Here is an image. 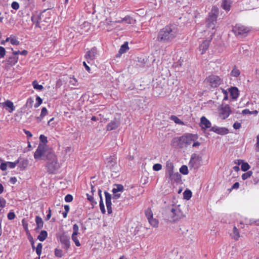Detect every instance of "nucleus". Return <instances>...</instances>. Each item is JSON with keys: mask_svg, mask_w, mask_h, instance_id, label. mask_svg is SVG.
I'll return each instance as SVG.
<instances>
[{"mask_svg": "<svg viewBox=\"0 0 259 259\" xmlns=\"http://www.w3.org/2000/svg\"><path fill=\"white\" fill-rule=\"evenodd\" d=\"M55 255L58 257H61L63 256V251L61 249L58 248L55 250Z\"/></svg>", "mask_w": 259, "mask_h": 259, "instance_id": "44", "label": "nucleus"}, {"mask_svg": "<svg viewBox=\"0 0 259 259\" xmlns=\"http://www.w3.org/2000/svg\"><path fill=\"white\" fill-rule=\"evenodd\" d=\"M36 101L37 103L35 104L34 107H38L41 103H42V99L39 97H37L36 98Z\"/></svg>", "mask_w": 259, "mask_h": 259, "instance_id": "59", "label": "nucleus"}, {"mask_svg": "<svg viewBox=\"0 0 259 259\" xmlns=\"http://www.w3.org/2000/svg\"><path fill=\"white\" fill-rule=\"evenodd\" d=\"M223 7L224 9L229 10L230 8V0H223Z\"/></svg>", "mask_w": 259, "mask_h": 259, "instance_id": "34", "label": "nucleus"}, {"mask_svg": "<svg viewBox=\"0 0 259 259\" xmlns=\"http://www.w3.org/2000/svg\"><path fill=\"white\" fill-rule=\"evenodd\" d=\"M232 237L235 240H237L240 237V234L238 229L236 226L233 228V232L231 234Z\"/></svg>", "mask_w": 259, "mask_h": 259, "instance_id": "30", "label": "nucleus"}, {"mask_svg": "<svg viewBox=\"0 0 259 259\" xmlns=\"http://www.w3.org/2000/svg\"><path fill=\"white\" fill-rule=\"evenodd\" d=\"M98 55L97 49L94 47L91 50L88 51L85 55V58L88 62L90 63L93 62Z\"/></svg>", "mask_w": 259, "mask_h": 259, "instance_id": "12", "label": "nucleus"}, {"mask_svg": "<svg viewBox=\"0 0 259 259\" xmlns=\"http://www.w3.org/2000/svg\"><path fill=\"white\" fill-rule=\"evenodd\" d=\"M197 136L193 134H188L179 138H175L172 140L171 145L176 148H182L190 145L194 142Z\"/></svg>", "mask_w": 259, "mask_h": 259, "instance_id": "3", "label": "nucleus"}, {"mask_svg": "<svg viewBox=\"0 0 259 259\" xmlns=\"http://www.w3.org/2000/svg\"><path fill=\"white\" fill-rule=\"evenodd\" d=\"M105 196L106 204L107 209V212L109 214L112 213V207H111V195L107 191L104 192Z\"/></svg>", "mask_w": 259, "mask_h": 259, "instance_id": "14", "label": "nucleus"}, {"mask_svg": "<svg viewBox=\"0 0 259 259\" xmlns=\"http://www.w3.org/2000/svg\"><path fill=\"white\" fill-rule=\"evenodd\" d=\"M173 211H176L177 213V215H176L177 218L181 219L183 217H184V214L183 212L182 211L180 205H179L178 206H176L175 207H172Z\"/></svg>", "mask_w": 259, "mask_h": 259, "instance_id": "24", "label": "nucleus"}, {"mask_svg": "<svg viewBox=\"0 0 259 259\" xmlns=\"http://www.w3.org/2000/svg\"><path fill=\"white\" fill-rule=\"evenodd\" d=\"M79 230V227L77 224H74L73 226V233L72 234H75L76 235H78L79 234L78 232Z\"/></svg>", "mask_w": 259, "mask_h": 259, "instance_id": "50", "label": "nucleus"}, {"mask_svg": "<svg viewBox=\"0 0 259 259\" xmlns=\"http://www.w3.org/2000/svg\"><path fill=\"white\" fill-rule=\"evenodd\" d=\"M200 125L202 128H208L210 127L211 123L205 116H202L200 119Z\"/></svg>", "mask_w": 259, "mask_h": 259, "instance_id": "19", "label": "nucleus"}, {"mask_svg": "<svg viewBox=\"0 0 259 259\" xmlns=\"http://www.w3.org/2000/svg\"><path fill=\"white\" fill-rule=\"evenodd\" d=\"M210 131L222 135H226L229 133L228 128L226 127H220L217 126L212 127Z\"/></svg>", "mask_w": 259, "mask_h": 259, "instance_id": "15", "label": "nucleus"}, {"mask_svg": "<svg viewBox=\"0 0 259 259\" xmlns=\"http://www.w3.org/2000/svg\"><path fill=\"white\" fill-rule=\"evenodd\" d=\"M13 54L14 55L20 54V55L25 56L28 54V51L26 50H23L22 51H13Z\"/></svg>", "mask_w": 259, "mask_h": 259, "instance_id": "45", "label": "nucleus"}, {"mask_svg": "<svg viewBox=\"0 0 259 259\" xmlns=\"http://www.w3.org/2000/svg\"><path fill=\"white\" fill-rule=\"evenodd\" d=\"M116 157L115 155L110 156L107 158L105 160L106 167L113 172H117V166Z\"/></svg>", "mask_w": 259, "mask_h": 259, "instance_id": "8", "label": "nucleus"}, {"mask_svg": "<svg viewBox=\"0 0 259 259\" xmlns=\"http://www.w3.org/2000/svg\"><path fill=\"white\" fill-rule=\"evenodd\" d=\"M170 119L175 121V123L178 124H181L182 123V121L176 116L171 115L170 117Z\"/></svg>", "mask_w": 259, "mask_h": 259, "instance_id": "46", "label": "nucleus"}, {"mask_svg": "<svg viewBox=\"0 0 259 259\" xmlns=\"http://www.w3.org/2000/svg\"><path fill=\"white\" fill-rule=\"evenodd\" d=\"M15 217H16L15 214L13 212H10L8 214V218L10 220H12L14 219Z\"/></svg>", "mask_w": 259, "mask_h": 259, "instance_id": "56", "label": "nucleus"}, {"mask_svg": "<svg viewBox=\"0 0 259 259\" xmlns=\"http://www.w3.org/2000/svg\"><path fill=\"white\" fill-rule=\"evenodd\" d=\"M39 140L42 143L41 145H45L46 146L47 149H50L47 147V146L46 145V144L48 142L47 137H46L44 135H41L39 137ZM39 144H41V143H40Z\"/></svg>", "mask_w": 259, "mask_h": 259, "instance_id": "33", "label": "nucleus"}, {"mask_svg": "<svg viewBox=\"0 0 259 259\" xmlns=\"http://www.w3.org/2000/svg\"><path fill=\"white\" fill-rule=\"evenodd\" d=\"M59 241L62 245V247L66 250H68L70 246V237L64 233L59 236Z\"/></svg>", "mask_w": 259, "mask_h": 259, "instance_id": "10", "label": "nucleus"}, {"mask_svg": "<svg viewBox=\"0 0 259 259\" xmlns=\"http://www.w3.org/2000/svg\"><path fill=\"white\" fill-rule=\"evenodd\" d=\"M250 28L240 24H237L233 27L232 31L236 36H246L250 32Z\"/></svg>", "mask_w": 259, "mask_h": 259, "instance_id": "6", "label": "nucleus"}, {"mask_svg": "<svg viewBox=\"0 0 259 259\" xmlns=\"http://www.w3.org/2000/svg\"><path fill=\"white\" fill-rule=\"evenodd\" d=\"M19 166L22 169H24L28 164V160L23 158H19L17 160Z\"/></svg>", "mask_w": 259, "mask_h": 259, "instance_id": "23", "label": "nucleus"}, {"mask_svg": "<svg viewBox=\"0 0 259 259\" xmlns=\"http://www.w3.org/2000/svg\"><path fill=\"white\" fill-rule=\"evenodd\" d=\"M48 113V110L46 107H43L41 109L40 115H41V117L45 116Z\"/></svg>", "mask_w": 259, "mask_h": 259, "instance_id": "58", "label": "nucleus"}, {"mask_svg": "<svg viewBox=\"0 0 259 259\" xmlns=\"http://www.w3.org/2000/svg\"><path fill=\"white\" fill-rule=\"evenodd\" d=\"M231 96L233 99H236L239 95V91L236 87H232L230 89Z\"/></svg>", "mask_w": 259, "mask_h": 259, "instance_id": "26", "label": "nucleus"}, {"mask_svg": "<svg viewBox=\"0 0 259 259\" xmlns=\"http://www.w3.org/2000/svg\"><path fill=\"white\" fill-rule=\"evenodd\" d=\"M10 42L11 44L16 46H18L20 44L19 41H18L15 37H12V38L10 39Z\"/></svg>", "mask_w": 259, "mask_h": 259, "instance_id": "47", "label": "nucleus"}, {"mask_svg": "<svg viewBox=\"0 0 259 259\" xmlns=\"http://www.w3.org/2000/svg\"><path fill=\"white\" fill-rule=\"evenodd\" d=\"M77 235L75 234V233L72 234V236H71V238H72V240H73V241H74V242L75 243L76 246H80V243L77 238Z\"/></svg>", "mask_w": 259, "mask_h": 259, "instance_id": "35", "label": "nucleus"}, {"mask_svg": "<svg viewBox=\"0 0 259 259\" xmlns=\"http://www.w3.org/2000/svg\"><path fill=\"white\" fill-rule=\"evenodd\" d=\"M34 157L35 159L47 160L46 167L49 174H54L60 168V164L52 149H47L45 145L39 144L35 151Z\"/></svg>", "mask_w": 259, "mask_h": 259, "instance_id": "1", "label": "nucleus"}, {"mask_svg": "<svg viewBox=\"0 0 259 259\" xmlns=\"http://www.w3.org/2000/svg\"><path fill=\"white\" fill-rule=\"evenodd\" d=\"M120 120L117 118H114L111 120L106 126L107 131H112L117 128L120 125Z\"/></svg>", "mask_w": 259, "mask_h": 259, "instance_id": "13", "label": "nucleus"}, {"mask_svg": "<svg viewBox=\"0 0 259 259\" xmlns=\"http://www.w3.org/2000/svg\"><path fill=\"white\" fill-rule=\"evenodd\" d=\"M48 233L45 230L41 231L39 235L37 236V239L40 241H44L47 237Z\"/></svg>", "mask_w": 259, "mask_h": 259, "instance_id": "28", "label": "nucleus"}, {"mask_svg": "<svg viewBox=\"0 0 259 259\" xmlns=\"http://www.w3.org/2000/svg\"><path fill=\"white\" fill-rule=\"evenodd\" d=\"M12 8L14 10H18L19 8V4L16 2H14L11 5Z\"/></svg>", "mask_w": 259, "mask_h": 259, "instance_id": "54", "label": "nucleus"}, {"mask_svg": "<svg viewBox=\"0 0 259 259\" xmlns=\"http://www.w3.org/2000/svg\"><path fill=\"white\" fill-rule=\"evenodd\" d=\"M99 205H100V210H101L102 213H105V212H106V210H105V207H104V203H103V201L102 198H101V199L100 200Z\"/></svg>", "mask_w": 259, "mask_h": 259, "instance_id": "43", "label": "nucleus"}, {"mask_svg": "<svg viewBox=\"0 0 259 259\" xmlns=\"http://www.w3.org/2000/svg\"><path fill=\"white\" fill-rule=\"evenodd\" d=\"M148 222L153 227H156L158 226V222L157 220L153 218L148 220Z\"/></svg>", "mask_w": 259, "mask_h": 259, "instance_id": "37", "label": "nucleus"}, {"mask_svg": "<svg viewBox=\"0 0 259 259\" xmlns=\"http://www.w3.org/2000/svg\"><path fill=\"white\" fill-rule=\"evenodd\" d=\"M178 34V28L175 25H167L159 31L157 40L162 43H169L176 38Z\"/></svg>", "mask_w": 259, "mask_h": 259, "instance_id": "2", "label": "nucleus"}, {"mask_svg": "<svg viewBox=\"0 0 259 259\" xmlns=\"http://www.w3.org/2000/svg\"><path fill=\"white\" fill-rule=\"evenodd\" d=\"M128 42H125L120 47L118 54L117 55V57H119L121 54L126 52L128 50Z\"/></svg>", "mask_w": 259, "mask_h": 259, "instance_id": "25", "label": "nucleus"}, {"mask_svg": "<svg viewBox=\"0 0 259 259\" xmlns=\"http://www.w3.org/2000/svg\"><path fill=\"white\" fill-rule=\"evenodd\" d=\"M32 85H33V88L34 89H36V90H37L39 91H41L44 89L43 86L41 84H38V82L36 80H34L32 82Z\"/></svg>", "mask_w": 259, "mask_h": 259, "instance_id": "32", "label": "nucleus"}, {"mask_svg": "<svg viewBox=\"0 0 259 259\" xmlns=\"http://www.w3.org/2000/svg\"><path fill=\"white\" fill-rule=\"evenodd\" d=\"M210 40H204L199 47L200 51H201V54H204L208 48Z\"/></svg>", "mask_w": 259, "mask_h": 259, "instance_id": "21", "label": "nucleus"}, {"mask_svg": "<svg viewBox=\"0 0 259 259\" xmlns=\"http://www.w3.org/2000/svg\"><path fill=\"white\" fill-rule=\"evenodd\" d=\"M252 175V171H248L247 172L244 173L242 175L241 177L243 180H245L247 179L248 178H250Z\"/></svg>", "mask_w": 259, "mask_h": 259, "instance_id": "38", "label": "nucleus"}, {"mask_svg": "<svg viewBox=\"0 0 259 259\" xmlns=\"http://www.w3.org/2000/svg\"><path fill=\"white\" fill-rule=\"evenodd\" d=\"M233 127L236 130L239 129L241 127V123L238 122H236L233 124Z\"/></svg>", "mask_w": 259, "mask_h": 259, "instance_id": "63", "label": "nucleus"}, {"mask_svg": "<svg viewBox=\"0 0 259 259\" xmlns=\"http://www.w3.org/2000/svg\"><path fill=\"white\" fill-rule=\"evenodd\" d=\"M4 107H7L9 108L8 111L10 113H12L15 110V107L13 103L9 100H7L6 102L3 103ZM8 110V109H6Z\"/></svg>", "mask_w": 259, "mask_h": 259, "instance_id": "22", "label": "nucleus"}, {"mask_svg": "<svg viewBox=\"0 0 259 259\" xmlns=\"http://www.w3.org/2000/svg\"><path fill=\"white\" fill-rule=\"evenodd\" d=\"M35 222L37 225L36 229H40L43 227L44 223L42 219L40 217L36 216L35 217Z\"/></svg>", "mask_w": 259, "mask_h": 259, "instance_id": "29", "label": "nucleus"}, {"mask_svg": "<svg viewBox=\"0 0 259 259\" xmlns=\"http://www.w3.org/2000/svg\"><path fill=\"white\" fill-rule=\"evenodd\" d=\"M120 197V194L119 193H113L112 198L113 199V201L114 202V200H116L118 199Z\"/></svg>", "mask_w": 259, "mask_h": 259, "instance_id": "64", "label": "nucleus"}, {"mask_svg": "<svg viewBox=\"0 0 259 259\" xmlns=\"http://www.w3.org/2000/svg\"><path fill=\"white\" fill-rule=\"evenodd\" d=\"M239 187V183L238 182L235 183L233 186L231 187L230 189H229L228 190L231 191L233 189H237Z\"/></svg>", "mask_w": 259, "mask_h": 259, "instance_id": "55", "label": "nucleus"}, {"mask_svg": "<svg viewBox=\"0 0 259 259\" xmlns=\"http://www.w3.org/2000/svg\"><path fill=\"white\" fill-rule=\"evenodd\" d=\"M240 74V71L235 67L233 69L231 72V75L234 77H238Z\"/></svg>", "mask_w": 259, "mask_h": 259, "instance_id": "36", "label": "nucleus"}, {"mask_svg": "<svg viewBox=\"0 0 259 259\" xmlns=\"http://www.w3.org/2000/svg\"><path fill=\"white\" fill-rule=\"evenodd\" d=\"M136 20L134 19L132 17L130 16H126L124 18L121 19V20L116 21L115 22L116 23H122L125 22L126 24H134Z\"/></svg>", "mask_w": 259, "mask_h": 259, "instance_id": "17", "label": "nucleus"}, {"mask_svg": "<svg viewBox=\"0 0 259 259\" xmlns=\"http://www.w3.org/2000/svg\"><path fill=\"white\" fill-rule=\"evenodd\" d=\"M202 157L199 156L196 153H193L191 157L189 163V166L194 169H198L202 165Z\"/></svg>", "mask_w": 259, "mask_h": 259, "instance_id": "7", "label": "nucleus"}, {"mask_svg": "<svg viewBox=\"0 0 259 259\" xmlns=\"http://www.w3.org/2000/svg\"><path fill=\"white\" fill-rule=\"evenodd\" d=\"M42 245L41 243H39L36 247V254L38 255V256H40L41 253V250H42Z\"/></svg>", "mask_w": 259, "mask_h": 259, "instance_id": "39", "label": "nucleus"}, {"mask_svg": "<svg viewBox=\"0 0 259 259\" xmlns=\"http://www.w3.org/2000/svg\"><path fill=\"white\" fill-rule=\"evenodd\" d=\"M32 103H33V101L31 99V98H29L27 100V102H26V106H28L29 107H32Z\"/></svg>", "mask_w": 259, "mask_h": 259, "instance_id": "60", "label": "nucleus"}, {"mask_svg": "<svg viewBox=\"0 0 259 259\" xmlns=\"http://www.w3.org/2000/svg\"><path fill=\"white\" fill-rule=\"evenodd\" d=\"M6 205V201L4 198L0 197V207H4Z\"/></svg>", "mask_w": 259, "mask_h": 259, "instance_id": "62", "label": "nucleus"}, {"mask_svg": "<svg viewBox=\"0 0 259 259\" xmlns=\"http://www.w3.org/2000/svg\"><path fill=\"white\" fill-rule=\"evenodd\" d=\"M18 59V58L17 57H12L9 58V61L11 63L13 62V64H14L17 62Z\"/></svg>", "mask_w": 259, "mask_h": 259, "instance_id": "57", "label": "nucleus"}, {"mask_svg": "<svg viewBox=\"0 0 259 259\" xmlns=\"http://www.w3.org/2000/svg\"><path fill=\"white\" fill-rule=\"evenodd\" d=\"M250 166L247 162L243 163L241 165V169L243 171H246L250 168Z\"/></svg>", "mask_w": 259, "mask_h": 259, "instance_id": "42", "label": "nucleus"}, {"mask_svg": "<svg viewBox=\"0 0 259 259\" xmlns=\"http://www.w3.org/2000/svg\"><path fill=\"white\" fill-rule=\"evenodd\" d=\"M145 213L148 220L153 218V213L151 209H147L145 211Z\"/></svg>", "mask_w": 259, "mask_h": 259, "instance_id": "40", "label": "nucleus"}, {"mask_svg": "<svg viewBox=\"0 0 259 259\" xmlns=\"http://www.w3.org/2000/svg\"><path fill=\"white\" fill-rule=\"evenodd\" d=\"M6 55V50L5 49L0 46V58H3L5 57Z\"/></svg>", "mask_w": 259, "mask_h": 259, "instance_id": "49", "label": "nucleus"}, {"mask_svg": "<svg viewBox=\"0 0 259 259\" xmlns=\"http://www.w3.org/2000/svg\"><path fill=\"white\" fill-rule=\"evenodd\" d=\"M162 168V165L160 164L156 163L154 164L153 166V169L155 171H158L161 170Z\"/></svg>", "mask_w": 259, "mask_h": 259, "instance_id": "48", "label": "nucleus"}, {"mask_svg": "<svg viewBox=\"0 0 259 259\" xmlns=\"http://www.w3.org/2000/svg\"><path fill=\"white\" fill-rule=\"evenodd\" d=\"M219 12V9L217 7H212L211 12L209 13L208 18L206 20V26L208 28H214L215 24L217 22V18Z\"/></svg>", "mask_w": 259, "mask_h": 259, "instance_id": "5", "label": "nucleus"}, {"mask_svg": "<svg viewBox=\"0 0 259 259\" xmlns=\"http://www.w3.org/2000/svg\"><path fill=\"white\" fill-rule=\"evenodd\" d=\"M72 200H73V197L70 194H67L65 197V200L66 202H71L72 201Z\"/></svg>", "mask_w": 259, "mask_h": 259, "instance_id": "53", "label": "nucleus"}, {"mask_svg": "<svg viewBox=\"0 0 259 259\" xmlns=\"http://www.w3.org/2000/svg\"><path fill=\"white\" fill-rule=\"evenodd\" d=\"M166 177L168 178L169 181L177 182L180 181L181 178V175L178 172H173Z\"/></svg>", "mask_w": 259, "mask_h": 259, "instance_id": "16", "label": "nucleus"}, {"mask_svg": "<svg viewBox=\"0 0 259 259\" xmlns=\"http://www.w3.org/2000/svg\"><path fill=\"white\" fill-rule=\"evenodd\" d=\"M165 167H166V173H165L166 177H167L168 175H169L171 173L174 172V164L170 161L168 160V161H166Z\"/></svg>", "mask_w": 259, "mask_h": 259, "instance_id": "18", "label": "nucleus"}, {"mask_svg": "<svg viewBox=\"0 0 259 259\" xmlns=\"http://www.w3.org/2000/svg\"><path fill=\"white\" fill-rule=\"evenodd\" d=\"M7 166H8L7 163H2L0 165V168L2 170H5L7 169Z\"/></svg>", "mask_w": 259, "mask_h": 259, "instance_id": "61", "label": "nucleus"}, {"mask_svg": "<svg viewBox=\"0 0 259 259\" xmlns=\"http://www.w3.org/2000/svg\"><path fill=\"white\" fill-rule=\"evenodd\" d=\"M7 163L8 166L11 168H14L16 166V165L18 164V162H17V161L14 162H7Z\"/></svg>", "mask_w": 259, "mask_h": 259, "instance_id": "52", "label": "nucleus"}, {"mask_svg": "<svg viewBox=\"0 0 259 259\" xmlns=\"http://www.w3.org/2000/svg\"><path fill=\"white\" fill-rule=\"evenodd\" d=\"M184 198L186 200H189L192 196V192L190 190H186L183 193Z\"/></svg>", "mask_w": 259, "mask_h": 259, "instance_id": "31", "label": "nucleus"}, {"mask_svg": "<svg viewBox=\"0 0 259 259\" xmlns=\"http://www.w3.org/2000/svg\"><path fill=\"white\" fill-rule=\"evenodd\" d=\"M254 146L255 152H259V135L256 137V143Z\"/></svg>", "mask_w": 259, "mask_h": 259, "instance_id": "51", "label": "nucleus"}, {"mask_svg": "<svg viewBox=\"0 0 259 259\" xmlns=\"http://www.w3.org/2000/svg\"><path fill=\"white\" fill-rule=\"evenodd\" d=\"M114 188H113L112 192L113 193H116L119 192H122L124 190L123 186L121 184H115Z\"/></svg>", "mask_w": 259, "mask_h": 259, "instance_id": "27", "label": "nucleus"}, {"mask_svg": "<svg viewBox=\"0 0 259 259\" xmlns=\"http://www.w3.org/2000/svg\"><path fill=\"white\" fill-rule=\"evenodd\" d=\"M180 171L184 175H187L188 174V167L186 165H183L180 168Z\"/></svg>", "mask_w": 259, "mask_h": 259, "instance_id": "41", "label": "nucleus"}, {"mask_svg": "<svg viewBox=\"0 0 259 259\" xmlns=\"http://www.w3.org/2000/svg\"><path fill=\"white\" fill-rule=\"evenodd\" d=\"M168 217L167 218L169 219L170 221L175 222L180 219V218H177L176 215H177V213L176 211H173V208H171L169 211L167 212Z\"/></svg>", "mask_w": 259, "mask_h": 259, "instance_id": "20", "label": "nucleus"}, {"mask_svg": "<svg viewBox=\"0 0 259 259\" xmlns=\"http://www.w3.org/2000/svg\"><path fill=\"white\" fill-rule=\"evenodd\" d=\"M31 20L34 24H35L36 27L39 28L47 26L51 22L50 18L49 17H44L43 15H41L39 17L33 16L31 17Z\"/></svg>", "mask_w": 259, "mask_h": 259, "instance_id": "4", "label": "nucleus"}, {"mask_svg": "<svg viewBox=\"0 0 259 259\" xmlns=\"http://www.w3.org/2000/svg\"><path fill=\"white\" fill-rule=\"evenodd\" d=\"M205 81L212 88L219 87L223 82V80L217 75H211L207 77Z\"/></svg>", "mask_w": 259, "mask_h": 259, "instance_id": "9", "label": "nucleus"}, {"mask_svg": "<svg viewBox=\"0 0 259 259\" xmlns=\"http://www.w3.org/2000/svg\"><path fill=\"white\" fill-rule=\"evenodd\" d=\"M231 110L229 105H222L219 110V116L222 119H225L230 115Z\"/></svg>", "mask_w": 259, "mask_h": 259, "instance_id": "11", "label": "nucleus"}]
</instances>
